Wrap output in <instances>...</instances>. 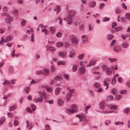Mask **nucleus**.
<instances>
[{"label":"nucleus","mask_w":130,"mask_h":130,"mask_svg":"<svg viewBox=\"0 0 130 130\" xmlns=\"http://www.w3.org/2000/svg\"><path fill=\"white\" fill-rule=\"evenodd\" d=\"M130 111V108H127L124 109V112L126 114L127 113H128V112Z\"/></svg>","instance_id":"4c0bfd02"},{"label":"nucleus","mask_w":130,"mask_h":130,"mask_svg":"<svg viewBox=\"0 0 130 130\" xmlns=\"http://www.w3.org/2000/svg\"><path fill=\"white\" fill-rule=\"evenodd\" d=\"M59 5H57L56 6V8H58L57 10V14L60 11V9L59 8Z\"/></svg>","instance_id":"680f3d73"},{"label":"nucleus","mask_w":130,"mask_h":130,"mask_svg":"<svg viewBox=\"0 0 130 130\" xmlns=\"http://www.w3.org/2000/svg\"><path fill=\"white\" fill-rule=\"evenodd\" d=\"M69 17V18H68L67 20V21H68L67 24L69 25H71L73 22L72 18L70 17Z\"/></svg>","instance_id":"6ab92c4d"},{"label":"nucleus","mask_w":130,"mask_h":130,"mask_svg":"<svg viewBox=\"0 0 130 130\" xmlns=\"http://www.w3.org/2000/svg\"><path fill=\"white\" fill-rule=\"evenodd\" d=\"M77 66L76 64H74L73 65L72 68V70L73 72H76L77 69Z\"/></svg>","instance_id":"5701e85b"},{"label":"nucleus","mask_w":130,"mask_h":130,"mask_svg":"<svg viewBox=\"0 0 130 130\" xmlns=\"http://www.w3.org/2000/svg\"><path fill=\"white\" fill-rule=\"evenodd\" d=\"M54 79L57 80L59 81H61L63 79L62 77L59 75H57L56 76Z\"/></svg>","instance_id":"ddd939ff"},{"label":"nucleus","mask_w":130,"mask_h":130,"mask_svg":"<svg viewBox=\"0 0 130 130\" xmlns=\"http://www.w3.org/2000/svg\"><path fill=\"white\" fill-rule=\"evenodd\" d=\"M72 93H71V92H68L67 94L66 98L67 99V101H68L71 99L72 96L71 95Z\"/></svg>","instance_id":"4468645a"},{"label":"nucleus","mask_w":130,"mask_h":130,"mask_svg":"<svg viewBox=\"0 0 130 130\" xmlns=\"http://www.w3.org/2000/svg\"><path fill=\"white\" fill-rule=\"evenodd\" d=\"M64 45V44L62 42H57L56 44V46L58 48L62 47Z\"/></svg>","instance_id":"dca6fc26"},{"label":"nucleus","mask_w":130,"mask_h":130,"mask_svg":"<svg viewBox=\"0 0 130 130\" xmlns=\"http://www.w3.org/2000/svg\"><path fill=\"white\" fill-rule=\"evenodd\" d=\"M13 14L14 17H15V19L17 20L18 18V11L16 9H15L13 11Z\"/></svg>","instance_id":"2eb2a0df"},{"label":"nucleus","mask_w":130,"mask_h":130,"mask_svg":"<svg viewBox=\"0 0 130 130\" xmlns=\"http://www.w3.org/2000/svg\"><path fill=\"white\" fill-rule=\"evenodd\" d=\"M42 101V99L41 97H40V98H36L34 100V102L36 103H37L38 102H39L40 103H41Z\"/></svg>","instance_id":"9b49d317"},{"label":"nucleus","mask_w":130,"mask_h":130,"mask_svg":"<svg viewBox=\"0 0 130 130\" xmlns=\"http://www.w3.org/2000/svg\"><path fill=\"white\" fill-rule=\"evenodd\" d=\"M67 89L69 91V92H71V93H73L74 92V89H71L70 87H68Z\"/></svg>","instance_id":"8fccbe9b"},{"label":"nucleus","mask_w":130,"mask_h":130,"mask_svg":"<svg viewBox=\"0 0 130 130\" xmlns=\"http://www.w3.org/2000/svg\"><path fill=\"white\" fill-rule=\"evenodd\" d=\"M57 37L60 38L62 36V34L60 32H58L56 35Z\"/></svg>","instance_id":"bf43d9fd"},{"label":"nucleus","mask_w":130,"mask_h":130,"mask_svg":"<svg viewBox=\"0 0 130 130\" xmlns=\"http://www.w3.org/2000/svg\"><path fill=\"white\" fill-rule=\"evenodd\" d=\"M57 19H58L59 21V24L60 25H62V19L60 18V16H58V18L57 20Z\"/></svg>","instance_id":"b1692460"},{"label":"nucleus","mask_w":130,"mask_h":130,"mask_svg":"<svg viewBox=\"0 0 130 130\" xmlns=\"http://www.w3.org/2000/svg\"><path fill=\"white\" fill-rule=\"evenodd\" d=\"M112 28H114L117 25V23L115 22H113L112 23Z\"/></svg>","instance_id":"338daca9"},{"label":"nucleus","mask_w":130,"mask_h":130,"mask_svg":"<svg viewBox=\"0 0 130 130\" xmlns=\"http://www.w3.org/2000/svg\"><path fill=\"white\" fill-rule=\"evenodd\" d=\"M42 32H45L44 33V35H47V30L45 28H44V29L42 28Z\"/></svg>","instance_id":"6e6d98bb"},{"label":"nucleus","mask_w":130,"mask_h":130,"mask_svg":"<svg viewBox=\"0 0 130 130\" xmlns=\"http://www.w3.org/2000/svg\"><path fill=\"white\" fill-rule=\"evenodd\" d=\"M49 50L52 52H54L56 51V49L55 47L53 46L49 47L47 48L46 50L47 49Z\"/></svg>","instance_id":"4be33fe9"},{"label":"nucleus","mask_w":130,"mask_h":130,"mask_svg":"<svg viewBox=\"0 0 130 130\" xmlns=\"http://www.w3.org/2000/svg\"><path fill=\"white\" fill-rule=\"evenodd\" d=\"M58 55L61 57H64L66 56V53L64 52H60L58 53Z\"/></svg>","instance_id":"f3484780"},{"label":"nucleus","mask_w":130,"mask_h":130,"mask_svg":"<svg viewBox=\"0 0 130 130\" xmlns=\"http://www.w3.org/2000/svg\"><path fill=\"white\" fill-rule=\"evenodd\" d=\"M86 71L85 66L84 65H83L82 67L79 68L78 70V72L81 74H85Z\"/></svg>","instance_id":"20e7f679"},{"label":"nucleus","mask_w":130,"mask_h":130,"mask_svg":"<svg viewBox=\"0 0 130 130\" xmlns=\"http://www.w3.org/2000/svg\"><path fill=\"white\" fill-rule=\"evenodd\" d=\"M107 99L108 100H111L113 99V97L112 95H110L107 96Z\"/></svg>","instance_id":"a18cd8bd"},{"label":"nucleus","mask_w":130,"mask_h":130,"mask_svg":"<svg viewBox=\"0 0 130 130\" xmlns=\"http://www.w3.org/2000/svg\"><path fill=\"white\" fill-rule=\"evenodd\" d=\"M84 55V54L83 53H82L81 54L79 55L78 57V59L80 60L82 59L83 58Z\"/></svg>","instance_id":"58836bf2"},{"label":"nucleus","mask_w":130,"mask_h":130,"mask_svg":"<svg viewBox=\"0 0 130 130\" xmlns=\"http://www.w3.org/2000/svg\"><path fill=\"white\" fill-rule=\"evenodd\" d=\"M106 74L109 75H111L112 73L111 69L110 67L108 68L106 70Z\"/></svg>","instance_id":"1a4fd4ad"},{"label":"nucleus","mask_w":130,"mask_h":130,"mask_svg":"<svg viewBox=\"0 0 130 130\" xmlns=\"http://www.w3.org/2000/svg\"><path fill=\"white\" fill-rule=\"evenodd\" d=\"M5 117H2L1 119V120L0 121V125L2 124L5 121Z\"/></svg>","instance_id":"393cba45"},{"label":"nucleus","mask_w":130,"mask_h":130,"mask_svg":"<svg viewBox=\"0 0 130 130\" xmlns=\"http://www.w3.org/2000/svg\"><path fill=\"white\" fill-rule=\"evenodd\" d=\"M26 20L24 19H22L21 21V25L23 26H24L25 24Z\"/></svg>","instance_id":"7c9ffc66"},{"label":"nucleus","mask_w":130,"mask_h":130,"mask_svg":"<svg viewBox=\"0 0 130 130\" xmlns=\"http://www.w3.org/2000/svg\"><path fill=\"white\" fill-rule=\"evenodd\" d=\"M34 34L32 33L31 34V39H30V41H31L34 42Z\"/></svg>","instance_id":"0e129e2a"},{"label":"nucleus","mask_w":130,"mask_h":130,"mask_svg":"<svg viewBox=\"0 0 130 130\" xmlns=\"http://www.w3.org/2000/svg\"><path fill=\"white\" fill-rule=\"evenodd\" d=\"M115 11L116 13L117 14L119 13L120 12V9L118 7H117L116 8Z\"/></svg>","instance_id":"de8ad7c7"},{"label":"nucleus","mask_w":130,"mask_h":130,"mask_svg":"<svg viewBox=\"0 0 130 130\" xmlns=\"http://www.w3.org/2000/svg\"><path fill=\"white\" fill-rule=\"evenodd\" d=\"M63 102L61 99H59L58 101V103L59 105H61L63 104Z\"/></svg>","instance_id":"2f4dec72"},{"label":"nucleus","mask_w":130,"mask_h":130,"mask_svg":"<svg viewBox=\"0 0 130 130\" xmlns=\"http://www.w3.org/2000/svg\"><path fill=\"white\" fill-rule=\"evenodd\" d=\"M69 40L70 42L74 44L78 43V40L76 37L74 35L72 34L70 36Z\"/></svg>","instance_id":"f257e3e1"},{"label":"nucleus","mask_w":130,"mask_h":130,"mask_svg":"<svg viewBox=\"0 0 130 130\" xmlns=\"http://www.w3.org/2000/svg\"><path fill=\"white\" fill-rule=\"evenodd\" d=\"M75 11L74 10H71L69 13V17L72 18L75 15Z\"/></svg>","instance_id":"f8f14e48"},{"label":"nucleus","mask_w":130,"mask_h":130,"mask_svg":"<svg viewBox=\"0 0 130 130\" xmlns=\"http://www.w3.org/2000/svg\"><path fill=\"white\" fill-rule=\"evenodd\" d=\"M82 38L83 39V42L85 43V42L87 41V38L86 37V36L85 35H84L82 36Z\"/></svg>","instance_id":"a878e982"},{"label":"nucleus","mask_w":130,"mask_h":130,"mask_svg":"<svg viewBox=\"0 0 130 130\" xmlns=\"http://www.w3.org/2000/svg\"><path fill=\"white\" fill-rule=\"evenodd\" d=\"M30 106L32 110L33 111H34L36 108V106L34 104H31Z\"/></svg>","instance_id":"5fc2aeb1"},{"label":"nucleus","mask_w":130,"mask_h":130,"mask_svg":"<svg viewBox=\"0 0 130 130\" xmlns=\"http://www.w3.org/2000/svg\"><path fill=\"white\" fill-rule=\"evenodd\" d=\"M75 54V51L73 50H72L70 52L69 56L70 58L73 57Z\"/></svg>","instance_id":"a211bd4d"},{"label":"nucleus","mask_w":130,"mask_h":130,"mask_svg":"<svg viewBox=\"0 0 130 130\" xmlns=\"http://www.w3.org/2000/svg\"><path fill=\"white\" fill-rule=\"evenodd\" d=\"M45 127L46 130H51L50 126L48 125H46L45 126Z\"/></svg>","instance_id":"69168bd1"},{"label":"nucleus","mask_w":130,"mask_h":130,"mask_svg":"<svg viewBox=\"0 0 130 130\" xmlns=\"http://www.w3.org/2000/svg\"><path fill=\"white\" fill-rule=\"evenodd\" d=\"M122 46L125 48H127L128 47V45L126 42L123 43L121 45Z\"/></svg>","instance_id":"473e14b6"},{"label":"nucleus","mask_w":130,"mask_h":130,"mask_svg":"<svg viewBox=\"0 0 130 130\" xmlns=\"http://www.w3.org/2000/svg\"><path fill=\"white\" fill-rule=\"evenodd\" d=\"M55 67L52 65L51 67V72H55Z\"/></svg>","instance_id":"09e8293b"},{"label":"nucleus","mask_w":130,"mask_h":130,"mask_svg":"<svg viewBox=\"0 0 130 130\" xmlns=\"http://www.w3.org/2000/svg\"><path fill=\"white\" fill-rule=\"evenodd\" d=\"M26 110H27L28 112L30 113H32V112L30 108L29 107H28L26 108Z\"/></svg>","instance_id":"774afa93"},{"label":"nucleus","mask_w":130,"mask_h":130,"mask_svg":"<svg viewBox=\"0 0 130 130\" xmlns=\"http://www.w3.org/2000/svg\"><path fill=\"white\" fill-rule=\"evenodd\" d=\"M96 61L94 59L91 60L90 61V64L91 65H94L96 63Z\"/></svg>","instance_id":"c9c22d12"},{"label":"nucleus","mask_w":130,"mask_h":130,"mask_svg":"<svg viewBox=\"0 0 130 130\" xmlns=\"http://www.w3.org/2000/svg\"><path fill=\"white\" fill-rule=\"evenodd\" d=\"M111 92L114 95H116L117 93V91L116 89L113 88L112 89Z\"/></svg>","instance_id":"f704fd0d"},{"label":"nucleus","mask_w":130,"mask_h":130,"mask_svg":"<svg viewBox=\"0 0 130 130\" xmlns=\"http://www.w3.org/2000/svg\"><path fill=\"white\" fill-rule=\"evenodd\" d=\"M116 40H113L111 42V45L112 46H114L116 43Z\"/></svg>","instance_id":"e2e57ef3"},{"label":"nucleus","mask_w":130,"mask_h":130,"mask_svg":"<svg viewBox=\"0 0 130 130\" xmlns=\"http://www.w3.org/2000/svg\"><path fill=\"white\" fill-rule=\"evenodd\" d=\"M16 108V106L15 105H14V106H12L9 108V110L10 111H11L13 110L15 108Z\"/></svg>","instance_id":"cd10ccee"},{"label":"nucleus","mask_w":130,"mask_h":130,"mask_svg":"<svg viewBox=\"0 0 130 130\" xmlns=\"http://www.w3.org/2000/svg\"><path fill=\"white\" fill-rule=\"evenodd\" d=\"M38 92L39 93V95L40 97L41 98L42 97L44 99H45L46 98V96L44 92Z\"/></svg>","instance_id":"423d86ee"},{"label":"nucleus","mask_w":130,"mask_h":130,"mask_svg":"<svg viewBox=\"0 0 130 130\" xmlns=\"http://www.w3.org/2000/svg\"><path fill=\"white\" fill-rule=\"evenodd\" d=\"M113 50L116 52H120L122 50L121 47L118 46H115L113 48Z\"/></svg>","instance_id":"0eeeda50"},{"label":"nucleus","mask_w":130,"mask_h":130,"mask_svg":"<svg viewBox=\"0 0 130 130\" xmlns=\"http://www.w3.org/2000/svg\"><path fill=\"white\" fill-rule=\"evenodd\" d=\"M50 32L52 34H54L55 32V29L53 27H51L50 28Z\"/></svg>","instance_id":"c85d7f7f"},{"label":"nucleus","mask_w":130,"mask_h":130,"mask_svg":"<svg viewBox=\"0 0 130 130\" xmlns=\"http://www.w3.org/2000/svg\"><path fill=\"white\" fill-rule=\"evenodd\" d=\"M61 89L59 88H57L55 90V94L56 95H58L61 90Z\"/></svg>","instance_id":"412c9836"},{"label":"nucleus","mask_w":130,"mask_h":130,"mask_svg":"<svg viewBox=\"0 0 130 130\" xmlns=\"http://www.w3.org/2000/svg\"><path fill=\"white\" fill-rule=\"evenodd\" d=\"M9 18H6L5 19V22L6 23H9L11 22L13 20V18L12 17H8Z\"/></svg>","instance_id":"6e6552de"},{"label":"nucleus","mask_w":130,"mask_h":130,"mask_svg":"<svg viewBox=\"0 0 130 130\" xmlns=\"http://www.w3.org/2000/svg\"><path fill=\"white\" fill-rule=\"evenodd\" d=\"M110 20V18H109L104 17L103 18V22H106Z\"/></svg>","instance_id":"603ef678"},{"label":"nucleus","mask_w":130,"mask_h":130,"mask_svg":"<svg viewBox=\"0 0 130 130\" xmlns=\"http://www.w3.org/2000/svg\"><path fill=\"white\" fill-rule=\"evenodd\" d=\"M42 70H38L35 72V73L37 74H39L42 73Z\"/></svg>","instance_id":"052dcab7"},{"label":"nucleus","mask_w":130,"mask_h":130,"mask_svg":"<svg viewBox=\"0 0 130 130\" xmlns=\"http://www.w3.org/2000/svg\"><path fill=\"white\" fill-rule=\"evenodd\" d=\"M123 29V27H117L115 28V30L116 31H121Z\"/></svg>","instance_id":"c756f323"},{"label":"nucleus","mask_w":130,"mask_h":130,"mask_svg":"<svg viewBox=\"0 0 130 130\" xmlns=\"http://www.w3.org/2000/svg\"><path fill=\"white\" fill-rule=\"evenodd\" d=\"M29 89V87H25L24 89V92H25L26 93H27L28 94V90Z\"/></svg>","instance_id":"37998d69"},{"label":"nucleus","mask_w":130,"mask_h":130,"mask_svg":"<svg viewBox=\"0 0 130 130\" xmlns=\"http://www.w3.org/2000/svg\"><path fill=\"white\" fill-rule=\"evenodd\" d=\"M44 70L45 73H44V74L45 75H47L49 73V69L47 68H44Z\"/></svg>","instance_id":"bb28decb"},{"label":"nucleus","mask_w":130,"mask_h":130,"mask_svg":"<svg viewBox=\"0 0 130 130\" xmlns=\"http://www.w3.org/2000/svg\"><path fill=\"white\" fill-rule=\"evenodd\" d=\"M68 110L72 113L77 112L78 111V109L77 106L75 104L72 105L71 106V109L68 108Z\"/></svg>","instance_id":"f03ea898"},{"label":"nucleus","mask_w":130,"mask_h":130,"mask_svg":"<svg viewBox=\"0 0 130 130\" xmlns=\"http://www.w3.org/2000/svg\"><path fill=\"white\" fill-rule=\"evenodd\" d=\"M108 60L110 62H113L116 61L117 59H115L109 58H108Z\"/></svg>","instance_id":"49530a36"},{"label":"nucleus","mask_w":130,"mask_h":130,"mask_svg":"<svg viewBox=\"0 0 130 130\" xmlns=\"http://www.w3.org/2000/svg\"><path fill=\"white\" fill-rule=\"evenodd\" d=\"M96 3V2L95 1H92L89 3V6L90 8L93 7L95 6Z\"/></svg>","instance_id":"9d476101"},{"label":"nucleus","mask_w":130,"mask_h":130,"mask_svg":"<svg viewBox=\"0 0 130 130\" xmlns=\"http://www.w3.org/2000/svg\"><path fill=\"white\" fill-rule=\"evenodd\" d=\"M125 16L126 18H127L128 20H130V14L128 13H126L125 14Z\"/></svg>","instance_id":"13d9d810"},{"label":"nucleus","mask_w":130,"mask_h":130,"mask_svg":"<svg viewBox=\"0 0 130 130\" xmlns=\"http://www.w3.org/2000/svg\"><path fill=\"white\" fill-rule=\"evenodd\" d=\"M57 64L58 65H64L66 64V63L65 62L62 61H59L58 62H57Z\"/></svg>","instance_id":"e433bc0d"},{"label":"nucleus","mask_w":130,"mask_h":130,"mask_svg":"<svg viewBox=\"0 0 130 130\" xmlns=\"http://www.w3.org/2000/svg\"><path fill=\"white\" fill-rule=\"evenodd\" d=\"M76 117H77L78 119H76V121L78 122H79L82 121V119L84 118L85 119L86 118V116L84 115H78L76 116Z\"/></svg>","instance_id":"7ed1b4c3"},{"label":"nucleus","mask_w":130,"mask_h":130,"mask_svg":"<svg viewBox=\"0 0 130 130\" xmlns=\"http://www.w3.org/2000/svg\"><path fill=\"white\" fill-rule=\"evenodd\" d=\"M122 95H116L115 97L116 100H119L121 98Z\"/></svg>","instance_id":"a19ab883"},{"label":"nucleus","mask_w":130,"mask_h":130,"mask_svg":"<svg viewBox=\"0 0 130 130\" xmlns=\"http://www.w3.org/2000/svg\"><path fill=\"white\" fill-rule=\"evenodd\" d=\"M1 15L2 16L6 15L7 17H9L10 16L8 13L7 12L2 13L1 14Z\"/></svg>","instance_id":"79ce46f5"},{"label":"nucleus","mask_w":130,"mask_h":130,"mask_svg":"<svg viewBox=\"0 0 130 130\" xmlns=\"http://www.w3.org/2000/svg\"><path fill=\"white\" fill-rule=\"evenodd\" d=\"M113 36L112 35H109L107 36V39L109 40H111L113 39Z\"/></svg>","instance_id":"72a5a7b5"},{"label":"nucleus","mask_w":130,"mask_h":130,"mask_svg":"<svg viewBox=\"0 0 130 130\" xmlns=\"http://www.w3.org/2000/svg\"><path fill=\"white\" fill-rule=\"evenodd\" d=\"M105 5L104 3H101L100 4V6L99 7V8L100 9H102V7H104Z\"/></svg>","instance_id":"4d7b16f0"},{"label":"nucleus","mask_w":130,"mask_h":130,"mask_svg":"<svg viewBox=\"0 0 130 130\" xmlns=\"http://www.w3.org/2000/svg\"><path fill=\"white\" fill-rule=\"evenodd\" d=\"M93 86L94 88H97L100 87V85L99 83L95 82L93 84Z\"/></svg>","instance_id":"aec40b11"},{"label":"nucleus","mask_w":130,"mask_h":130,"mask_svg":"<svg viewBox=\"0 0 130 130\" xmlns=\"http://www.w3.org/2000/svg\"><path fill=\"white\" fill-rule=\"evenodd\" d=\"M116 79L115 77H114L112 79V81L111 82V84L112 85H114L116 82Z\"/></svg>","instance_id":"3c124183"},{"label":"nucleus","mask_w":130,"mask_h":130,"mask_svg":"<svg viewBox=\"0 0 130 130\" xmlns=\"http://www.w3.org/2000/svg\"><path fill=\"white\" fill-rule=\"evenodd\" d=\"M11 40V37H10L9 36H8L7 37L5 41V42L7 43V42H8L9 41Z\"/></svg>","instance_id":"ea45409f"},{"label":"nucleus","mask_w":130,"mask_h":130,"mask_svg":"<svg viewBox=\"0 0 130 130\" xmlns=\"http://www.w3.org/2000/svg\"><path fill=\"white\" fill-rule=\"evenodd\" d=\"M105 106V102L104 101H101L99 104V107L101 109H104Z\"/></svg>","instance_id":"39448f33"},{"label":"nucleus","mask_w":130,"mask_h":130,"mask_svg":"<svg viewBox=\"0 0 130 130\" xmlns=\"http://www.w3.org/2000/svg\"><path fill=\"white\" fill-rule=\"evenodd\" d=\"M103 85L105 86H106V89H108V83H107L106 81H104V84Z\"/></svg>","instance_id":"c03bdc74"},{"label":"nucleus","mask_w":130,"mask_h":130,"mask_svg":"<svg viewBox=\"0 0 130 130\" xmlns=\"http://www.w3.org/2000/svg\"><path fill=\"white\" fill-rule=\"evenodd\" d=\"M127 91L126 90H123L120 91V92L121 94H124L126 93Z\"/></svg>","instance_id":"864d4df0"}]
</instances>
